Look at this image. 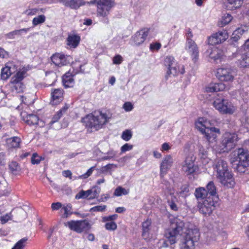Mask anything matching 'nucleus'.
<instances>
[{
  "instance_id": "f257e3e1",
  "label": "nucleus",
  "mask_w": 249,
  "mask_h": 249,
  "mask_svg": "<svg viewBox=\"0 0 249 249\" xmlns=\"http://www.w3.org/2000/svg\"><path fill=\"white\" fill-rule=\"evenodd\" d=\"M213 169L219 182L223 186L231 188L235 181L232 173L229 170L228 163L223 159H217L213 164Z\"/></svg>"
},
{
  "instance_id": "f03ea898",
  "label": "nucleus",
  "mask_w": 249,
  "mask_h": 249,
  "mask_svg": "<svg viewBox=\"0 0 249 249\" xmlns=\"http://www.w3.org/2000/svg\"><path fill=\"white\" fill-rule=\"evenodd\" d=\"M184 227V223L182 220L177 217L172 219L170 228L166 230L164 234L167 240H160L158 242L159 248H167L168 246V242L171 245L175 244L177 242V236L182 231Z\"/></svg>"
},
{
  "instance_id": "7ed1b4c3",
  "label": "nucleus",
  "mask_w": 249,
  "mask_h": 249,
  "mask_svg": "<svg viewBox=\"0 0 249 249\" xmlns=\"http://www.w3.org/2000/svg\"><path fill=\"white\" fill-rule=\"evenodd\" d=\"M109 119L106 113H103L101 111H94L83 118L82 122L85 124L88 130L91 132L102 128Z\"/></svg>"
},
{
  "instance_id": "20e7f679",
  "label": "nucleus",
  "mask_w": 249,
  "mask_h": 249,
  "mask_svg": "<svg viewBox=\"0 0 249 249\" xmlns=\"http://www.w3.org/2000/svg\"><path fill=\"white\" fill-rule=\"evenodd\" d=\"M207 121L203 118H199L196 122V127L202 134H204L207 141L210 142H213L216 141V135L215 133H220L218 128L214 127H208Z\"/></svg>"
},
{
  "instance_id": "39448f33",
  "label": "nucleus",
  "mask_w": 249,
  "mask_h": 249,
  "mask_svg": "<svg viewBox=\"0 0 249 249\" xmlns=\"http://www.w3.org/2000/svg\"><path fill=\"white\" fill-rule=\"evenodd\" d=\"M114 0H99L97 5L96 14L100 21L106 24L109 23L108 15L114 6Z\"/></svg>"
},
{
  "instance_id": "423d86ee",
  "label": "nucleus",
  "mask_w": 249,
  "mask_h": 249,
  "mask_svg": "<svg viewBox=\"0 0 249 249\" xmlns=\"http://www.w3.org/2000/svg\"><path fill=\"white\" fill-rule=\"evenodd\" d=\"M213 107L222 114H232L236 108L228 100L223 98H216L213 103Z\"/></svg>"
},
{
  "instance_id": "0eeeda50",
  "label": "nucleus",
  "mask_w": 249,
  "mask_h": 249,
  "mask_svg": "<svg viewBox=\"0 0 249 249\" xmlns=\"http://www.w3.org/2000/svg\"><path fill=\"white\" fill-rule=\"evenodd\" d=\"M199 238L200 233L197 229L189 230L183 239L181 249H194Z\"/></svg>"
},
{
  "instance_id": "6e6552de",
  "label": "nucleus",
  "mask_w": 249,
  "mask_h": 249,
  "mask_svg": "<svg viewBox=\"0 0 249 249\" xmlns=\"http://www.w3.org/2000/svg\"><path fill=\"white\" fill-rule=\"evenodd\" d=\"M238 140L235 133L225 132L222 136L220 147L224 152H228L234 148Z\"/></svg>"
},
{
  "instance_id": "1a4fd4ad",
  "label": "nucleus",
  "mask_w": 249,
  "mask_h": 249,
  "mask_svg": "<svg viewBox=\"0 0 249 249\" xmlns=\"http://www.w3.org/2000/svg\"><path fill=\"white\" fill-rule=\"evenodd\" d=\"M196 158L193 155L186 157L182 163V171L186 176H194L198 171V166L195 164Z\"/></svg>"
},
{
  "instance_id": "9d476101",
  "label": "nucleus",
  "mask_w": 249,
  "mask_h": 249,
  "mask_svg": "<svg viewBox=\"0 0 249 249\" xmlns=\"http://www.w3.org/2000/svg\"><path fill=\"white\" fill-rule=\"evenodd\" d=\"M65 226L68 227L70 229L77 233L87 232L91 229V225L88 220H71L65 224Z\"/></svg>"
},
{
  "instance_id": "9b49d317",
  "label": "nucleus",
  "mask_w": 249,
  "mask_h": 249,
  "mask_svg": "<svg viewBox=\"0 0 249 249\" xmlns=\"http://www.w3.org/2000/svg\"><path fill=\"white\" fill-rule=\"evenodd\" d=\"M236 75V71L231 67H222L217 70V77L221 81L232 82Z\"/></svg>"
},
{
  "instance_id": "f8f14e48",
  "label": "nucleus",
  "mask_w": 249,
  "mask_h": 249,
  "mask_svg": "<svg viewBox=\"0 0 249 249\" xmlns=\"http://www.w3.org/2000/svg\"><path fill=\"white\" fill-rule=\"evenodd\" d=\"M197 207L200 213L205 215H210L215 208V202L213 198L209 196L199 201Z\"/></svg>"
},
{
  "instance_id": "ddd939ff",
  "label": "nucleus",
  "mask_w": 249,
  "mask_h": 249,
  "mask_svg": "<svg viewBox=\"0 0 249 249\" xmlns=\"http://www.w3.org/2000/svg\"><path fill=\"white\" fill-rule=\"evenodd\" d=\"M150 29L144 28L138 31L135 35L131 37V41L133 45L139 46L145 40L149 32Z\"/></svg>"
},
{
  "instance_id": "4468645a",
  "label": "nucleus",
  "mask_w": 249,
  "mask_h": 249,
  "mask_svg": "<svg viewBox=\"0 0 249 249\" xmlns=\"http://www.w3.org/2000/svg\"><path fill=\"white\" fill-rule=\"evenodd\" d=\"M236 153L237 154L236 160L238 161V163H240V165L244 167H249V151L248 150L241 148L236 150Z\"/></svg>"
},
{
  "instance_id": "2eb2a0df",
  "label": "nucleus",
  "mask_w": 249,
  "mask_h": 249,
  "mask_svg": "<svg viewBox=\"0 0 249 249\" xmlns=\"http://www.w3.org/2000/svg\"><path fill=\"white\" fill-rule=\"evenodd\" d=\"M228 35L225 30L219 31L213 34L208 38V43L212 45H215L224 41L228 38Z\"/></svg>"
},
{
  "instance_id": "dca6fc26",
  "label": "nucleus",
  "mask_w": 249,
  "mask_h": 249,
  "mask_svg": "<svg viewBox=\"0 0 249 249\" xmlns=\"http://www.w3.org/2000/svg\"><path fill=\"white\" fill-rule=\"evenodd\" d=\"M174 160L172 157L166 155L162 160L160 164V176L163 178L172 166Z\"/></svg>"
},
{
  "instance_id": "f3484780",
  "label": "nucleus",
  "mask_w": 249,
  "mask_h": 249,
  "mask_svg": "<svg viewBox=\"0 0 249 249\" xmlns=\"http://www.w3.org/2000/svg\"><path fill=\"white\" fill-rule=\"evenodd\" d=\"M25 113H22L21 115L23 120L30 125H35V126H39L42 127L44 125L43 122L39 119V117L35 114H29L24 115Z\"/></svg>"
},
{
  "instance_id": "a211bd4d",
  "label": "nucleus",
  "mask_w": 249,
  "mask_h": 249,
  "mask_svg": "<svg viewBox=\"0 0 249 249\" xmlns=\"http://www.w3.org/2000/svg\"><path fill=\"white\" fill-rule=\"evenodd\" d=\"M185 49L191 54L193 61L196 62L198 59L199 51L195 42L194 41L186 42Z\"/></svg>"
},
{
  "instance_id": "6ab92c4d",
  "label": "nucleus",
  "mask_w": 249,
  "mask_h": 249,
  "mask_svg": "<svg viewBox=\"0 0 249 249\" xmlns=\"http://www.w3.org/2000/svg\"><path fill=\"white\" fill-rule=\"evenodd\" d=\"M57 2L62 3L66 7L72 9H78L80 6L84 5L86 2L84 0H57Z\"/></svg>"
},
{
  "instance_id": "aec40b11",
  "label": "nucleus",
  "mask_w": 249,
  "mask_h": 249,
  "mask_svg": "<svg viewBox=\"0 0 249 249\" xmlns=\"http://www.w3.org/2000/svg\"><path fill=\"white\" fill-rule=\"evenodd\" d=\"M64 91L62 89H55L52 90L51 104L53 105H57L63 100Z\"/></svg>"
},
{
  "instance_id": "412c9836",
  "label": "nucleus",
  "mask_w": 249,
  "mask_h": 249,
  "mask_svg": "<svg viewBox=\"0 0 249 249\" xmlns=\"http://www.w3.org/2000/svg\"><path fill=\"white\" fill-rule=\"evenodd\" d=\"M185 72V70L183 65H179L177 62L175 65L171 66L167 71L165 75V78L167 79L170 75L176 76L178 74H183Z\"/></svg>"
},
{
  "instance_id": "4be33fe9",
  "label": "nucleus",
  "mask_w": 249,
  "mask_h": 249,
  "mask_svg": "<svg viewBox=\"0 0 249 249\" xmlns=\"http://www.w3.org/2000/svg\"><path fill=\"white\" fill-rule=\"evenodd\" d=\"M52 62L56 66L61 67L67 64L66 56L61 53H55L51 57Z\"/></svg>"
},
{
  "instance_id": "5701e85b",
  "label": "nucleus",
  "mask_w": 249,
  "mask_h": 249,
  "mask_svg": "<svg viewBox=\"0 0 249 249\" xmlns=\"http://www.w3.org/2000/svg\"><path fill=\"white\" fill-rule=\"evenodd\" d=\"M6 142L9 149H16L20 147L21 140L19 137L14 136L7 139Z\"/></svg>"
},
{
  "instance_id": "b1692460",
  "label": "nucleus",
  "mask_w": 249,
  "mask_h": 249,
  "mask_svg": "<svg viewBox=\"0 0 249 249\" xmlns=\"http://www.w3.org/2000/svg\"><path fill=\"white\" fill-rule=\"evenodd\" d=\"M225 7L227 10H235L242 6L243 0H226Z\"/></svg>"
},
{
  "instance_id": "393cba45",
  "label": "nucleus",
  "mask_w": 249,
  "mask_h": 249,
  "mask_svg": "<svg viewBox=\"0 0 249 249\" xmlns=\"http://www.w3.org/2000/svg\"><path fill=\"white\" fill-rule=\"evenodd\" d=\"M80 37L77 35H69L67 40V45L70 48H76L79 45Z\"/></svg>"
},
{
  "instance_id": "a878e982",
  "label": "nucleus",
  "mask_w": 249,
  "mask_h": 249,
  "mask_svg": "<svg viewBox=\"0 0 249 249\" xmlns=\"http://www.w3.org/2000/svg\"><path fill=\"white\" fill-rule=\"evenodd\" d=\"M225 89V85L222 83H212L205 88L207 92H214L222 91Z\"/></svg>"
},
{
  "instance_id": "bb28decb",
  "label": "nucleus",
  "mask_w": 249,
  "mask_h": 249,
  "mask_svg": "<svg viewBox=\"0 0 249 249\" xmlns=\"http://www.w3.org/2000/svg\"><path fill=\"white\" fill-rule=\"evenodd\" d=\"M151 227V221L147 219L142 223V236L145 240H147L149 238V231Z\"/></svg>"
},
{
  "instance_id": "cd10ccee",
  "label": "nucleus",
  "mask_w": 249,
  "mask_h": 249,
  "mask_svg": "<svg viewBox=\"0 0 249 249\" xmlns=\"http://www.w3.org/2000/svg\"><path fill=\"white\" fill-rule=\"evenodd\" d=\"M74 75H72L70 72H67L62 77V82L66 88L72 87L74 84V80L73 78Z\"/></svg>"
},
{
  "instance_id": "c85d7f7f",
  "label": "nucleus",
  "mask_w": 249,
  "mask_h": 249,
  "mask_svg": "<svg viewBox=\"0 0 249 249\" xmlns=\"http://www.w3.org/2000/svg\"><path fill=\"white\" fill-rule=\"evenodd\" d=\"M249 30V27L246 25H242L236 30H235L233 34L232 38L234 41L238 40L240 36Z\"/></svg>"
},
{
  "instance_id": "c756f323",
  "label": "nucleus",
  "mask_w": 249,
  "mask_h": 249,
  "mask_svg": "<svg viewBox=\"0 0 249 249\" xmlns=\"http://www.w3.org/2000/svg\"><path fill=\"white\" fill-rule=\"evenodd\" d=\"M237 64L241 67L249 68V52H247L240 56L237 60Z\"/></svg>"
},
{
  "instance_id": "7c9ffc66",
  "label": "nucleus",
  "mask_w": 249,
  "mask_h": 249,
  "mask_svg": "<svg viewBox=\"0 0 249 249\" xmlns=\"http://www.w3.org/2000/svg\"><path fill=\"white\" fill-rule=\"evenodd\" d=\"M167 203L170 206L171 210L177 211L178 210V207L176 204V202L178 201L177 198L174 194L172 192L170 193L169 196L167 197Z\"/></svg>"
},
{
  "instance_id": "2f4dec72",
  "label": "nucleus",
  "mask_w": 249,
  "mask_h": 249,
  "mask_svg": "<svg viewBox=\"0 0 249 249\" xmlns=\"http://www.w3.org/2000/svg\"><path fill=\"white\" fill-rule=\"evenodd\" d=\"M25 72L24 71H18L11 79V83L13 85L21 84L24 78Z\"/></svg>"
},
{
  "instance_id": "473e14b6",
  "label": "nucleus",
  "mask_w": 249,
  "mask_h": 249,
  "mask_svg": "<svg viewBox=\"0 0 249 249\" xmlns=\"http://www.w3.org/2000/svg\"><path fill=\"white\" fill-rule=\"evenodd\" d=\"M30 30V28L15 30L7 34L6 36L9 39H14L16 36H21L23 33L26 34Z\"/></svg>"
},
{
  "instance_id": "72a5a7b5",
  "label": "nucleus",
  "mask_w": 249,
  "mask_h": 249,
  "mask_svg": "<svg viewBox=\"0 0 249 249\" xmlns=\"http://www.w3.org/2000/svg\"><path fill=\"white\" fill-rule=\"evenodd\" d=\"M208 52L209 53L210 57L214 60L219 59L222 55L221 51L215 47L212 48L210 52L209 50H208Z\"/></svg>"
},
{
  "instance_id": "f704fd0d",
  "label": "nucleus",
  "mask_w": 249,
  "mask_h": 249,
  "mask_svg": "<svg viewBox=\"0 0 249 249\" xmlns=\"http://www.w3.org/2000/svg\"><path fill=\"white\" fill-rule=\"evenodd\" d=\"M206 191L208 196L213 199V197L216 196V189L213 181H210L206 186Z\"/></svg>"
},
{
  "instance_id": "c9c22d12",
  "label": "nucleus",
  "mask_w": 249,
  "mask_h": 249,
  "mask_svg": "<svg viewBox=\"0 0 249 249\" xmlns=\"http://www.w3.org/2000/svg\"><path fill=\"white\" fill-rule=\"evenodd\" d=\"M67 109V107H64L61 109H60L56 114L53 115V117L52 119V120L49 123V125H50V126L52 125L54 123L58 122V121L61 117L63 113L65 112Z\"/></svg>"
},
{
  "instance_id": "e433bc0d",
  "label": "nucleus",
  "mask_w": 249,
  "mask_h": 249,
  "mask_svg": "<svg viewBox=\"0 0 249 249\" xmlns=\"http://www.w3.org/2000/svg\"><path fill=\"white\" fill-rule=\"evenodd\" d=\"M195 194L197 198L204 199L205 197L207 198V197H209L206 189L203 187L196 188V189Z\"/></svg>"
},
{
  "instance_id": "4c0bfd02",
  "label": "nucleus",
  "mask_w": 249,
  "mask_h": 249,
  "mask_svg": "<svg viewBox=\"0 0 249 249\" xmlns=\"http://www.w3.org/2000/svg\"><path fill=\"white\" fill-rule=\"evenodd\" d=\"M12 71L10 70V67L7 64L5 67L1 69V76L2 79L5 80L8 79L12 74Z\"/></svg>"
},
{
  "instance_id": "58836bf2",
  "label": "nucleus",
  "mask_w": 249,
  "mask_h": 249,
  "mask_svg": "<svg viewBox=\"0 0 249 249\" xmlns=\"http://www.w3.org/2000/svg\"><path fill=\"white\" fill-rule=\"evenodd\" d=\"M91 195V191L89 190L87 191H83L82 190L79 192L75 196V198L79 199L80 198H88L89 199H90V196Z\"/></svg>"
},
{
  "instance_id": "ea45409f",
  "label": "nucleus",
  "mask_w": 249,
  "mask_h": 249,
  "mask_svg": "<svg viewBox=\"0 0 249 249\" xmlns=\"http://www.w3.org/2000/svg\"><path fill=\"white\" fill-rule=\"evenodd\" d=\"M176 63L177 62L176 61L175 58L172 56H167L164 59V63L168 69L171 66L175 65Z\"/></svg>"
},
{
  "instance_id": "a19ab883",
  "label": "nucleus",
  "mask_w": 249,
  "mask_h": 249,
  "mask_svg": "<svg viewBox=\"0 0 249 249\" xmlns=\"http://www.w3.org/2000/svg\"><path fill=\"white\" fill-rule=\"evenodd\" d=\"M46 17L44 15H39L34 18L32 20V24L34 26H36L45 22Z\"/></svg>"
},
{
  "instance_id": "79ce46f5",
  "label": "nucleus",
  "mask_w": 249,
  "mask_h": 249,
  "mask_svg": "<svg viewBox=\"0 0 249 249\" xmlns=\"http://www.w3.org/2000/svg\"><path fill=\"white\" fill-rule=\"evenodd\" d=\"M28 238L24 237L19 240L15 246L12 248V249H23L25 245Z\"/></svg>"
},
{
  "instance_id": "37998d69",
  "label": "nucleus",
  "mask_w": 249,
  "mask_h": 249,
  "mask_svg": "<svg viewBox=\"0 0 249 249\" xmlns=\"http://www.w3.org/2000/svg\"><path fill=\"white\" fill-rule=\"evenodd\" d=\"M129 193V191L119 186L116 188L114 192V195L117 196H121L122 195H126Z\"/></svg>"
},
{
  "instance_id": "c03bdc74",
  "label": "nucleus",
  "mask_w": 249,
  "mask_h": 249,
  "mask_svg": "<svg viewBox=\"0 0 249 249\" xmlns=\"http://www.w3.org/2000/svg\"><path fill=\"white\" fill-rule=\"evenodd\" d=\"M62 209L64 211V213L62 216L63 218H68L73 213L71 211V204H68L66 206H64L62 207Z\"/></svg>"
},
{
  "instance_id": "a18cd8bd",
  "label": "nucleus",
  "mask_w": 249,
  "mask_h": 249,
  "mask_svg": "<svg viewBox=\"0 0 249 249\" xmlns=\"http://www.w3.org/2000/svg\"><path fill=\"white\" fill-rule=\"evenodd\" d=\"M132 137V133L130 130L126 129L124 131L122 134L121 138L125 141H129Z\"/></svg>"
},
{
  "instance_id": "49530a36",
  "label": "nucleus",
  "mask_w": 249,
  "mask_h": 249,
  "mask_svg": "<svg viewBox=\"0 0 249 249\" xmlns=\"http://www.w3.org/2000/svg\"><path fill=\"white\" fill-rule=\"evenodd\" d=\"M44 159V158L38 156L37 153H35L32 155L31 162L33 164H38L40 163L41 160Z\"/></svg>"
},
{
  "instance_id": "de8ad7c7",
  "label": "nucleus",
  "mask_w": 249,
  "mask_h": 249,
  "mask_svg": "<svg viewBox=\"0 0 249 249\" xmlns=\"http://www.w3.org/2000/svg\"><path fill=\"white\" fill-rule=\"evenodd\" d=\"M232 20V17L230 14L225 15L222 18L221 24L222 26H225Z\"/></svg>"
},
{
  "instance_id": "09e8293b",
  "label": "nucleus",
  "mask_w": 249,
  "mask_h": 249,
  "mask_svg": "<svg viewBox=\"0 0 249 249\" xmlns=\"http://www.w3.org/2000/svg\"><path fill=\"white\" fill-rule=\"evenodd\" d=\"M105 227L106 229L108 231H114L117 228L116 223L113 221L106 223Z\"/></svg>"
},
{
  "instance_id": "8fccbe9b",
  "label": "nucleus",
  "mask_w": 249,
  "mask_h": 249,
  "mask_svg": "<svg viewBox=\"0 0 249 249\" xmlns=\"http://www.w3.org/2000/svg\"><path fill=\"white\" fill-rule=\"evenodd\" d=\"M106 209V205H98L90 208L89 212L91 213L95 212H103Z\"/></svg>"
},
{
  "instance_id": "3c124183",
  "label": "nucleus",
  "mask_w": 249,
  "mask_h": 249,
  "mask_svg": "<svg viewBox=\"0 0 249 249\" xmlns=\"http://www.w3.org/2000/svg\"><path fill=\"white\" fill-rule=\"evenodd\" d=\"M9 168L12 172H14L18 170L19 168V165L17 162L12 161L9 163Z\"/></svg>"
},
{
  "instance_id": "603ef678",
  "label": "nucleus",
  "mask_w": 249,
  "mask_h": 249,
  "mask_svg": "<svg viewBox=\"0 0 249 249\" xmlns=\"http://www.w3.org/2000/svg\"><path fill=\"white\" fill-rule=\"evenodd\" d=\"M95 166H92L91 167H90L87 171L86 173L82 175L81 176H80L79 177V178H88V177H89L90 176H91V175L92 174V173H93V171H94V170L95 169Z\"/></svg>"
},
{
  "instance_id": "864d4df0",
  "label": "nucleus",
  "mask_w": 249,
  "mask_h": 249,
  "mask_svg": "<svg viewBox=\"0 0 249 249\" xmlns=\"http://www.w3.org/2000/svg\"><path fill=\"white\" fill-rule=\"evenodd\" d=\"M89 190L91 191L90 199H91L97 197L100 193V188H94Z\"/></svg>"
},
{
  "instance_id": "5fc2aeb1",
  "label": "nucleus",
  "mask_w": 249,
  "mask_h": 249,
  "mask_svg": "<svg viewBox=\"0 0 249 249\" xmlns=\"http://www.w3.org/2000/svg\"><path fill=\"white\" fill-rule=\"evenodd\" d=\"M133 145L129 143H125L121 148V153H124L127 151L131 150L133 148Z\"/></svg>"
},
{
  "instance_id": "6e6d98bb",
  "label": "nucleus",
  "mask_w": 249,
  "mask_h": 249,
  "mask_svg": "<svg viewBox=\"0 0 249 249\" xmlns=\"http://www.w3.org/2000/svg\"><path fill=\"white\" fill-rule=\"evenodd\" d=\"M123 61V58L122 56L120 54L116 55L113 58V63L114 64L119 65Z\"/></svg>"
},
{
  "instance_id": "4d7b16f0",
  "label": "nucleus",
  "mask_w": 249,
  "mask_h": 249,
  "mask_svg": "<svg viewBox=\"0 0 249 249\" xmlns=\"http://www.w3.org/2000/svg\"><path fill=\"white\" fill-rule=\"evenodd\" d=\"M123 108L127 112L130 111L133 108V105L131 102H125L123 105Z\"/></svg>"
},
{
  "instance_id": "13d9d810",
  "label": "nucleus",
  "mask_w": 249,
  "mask_h": 249,
  "mask_svg": "<svg viewBox=\"0 0 249 249\" xmlns=\"http://www.w3.org/2000/svg\"><path fill=\"white\" fill-rule=\"evenodd\" d=\"M161 44L160 43H151L150 45V49L151 51H153L155 50L158 51L161 48Z\"/></svg>"
},
{
  "instance_id": "bf43d9fd",
  "label": "nucleus",
  "mask_w": 249,
  "mask_h": 249,
  "mask_svg": "<svg viewBox=\"0 0 249 249\" xmlns=\"http://www.w3.org/2000/svg\"><path fill=\"white\" fill-rule=\"evenodd\" d=\"M37 8H32L26 10L24 13L28 16H33L36 15L38 11Z\"/></svg>"
},
{
  "instance_id": "052dcab7",
  "label": "nucleus",
  "mask_w": 249,
  "mask_h": 249,
  "mask_svg": "<svg viewBox=\"0 0 249 249\" xmlns=\"http://www.w3.org/2000/svg\"><path fill=\"white\" fill-rule=\"evenodd\" d=\"M113 167H116L117 166L114 164L109 163L106 166L102 167L101 171L102 173L106 172L107 171L110 170Z\"/></svg>"
},
{
  "instance_id": "680f3d73",
  "label": "nucleus",
  "mask_w": 249,
  "mask_h": 249,
  "mask_svg": "<svg viewBox=\"0 0 249 249\" xmlns=\"http://www.w3.org/2000/svg\"><path fill=\"white\" fill-rule=\"evenodd\" d=\"M108 155L102 158L103 160H109L113 158L116 154V152L114 151H110L107 153Z\"/></svg>"
},
{
  "instance_id": "e2e57ef3",
  "label": "nucleus",
  "mask_w": 249,
  "mask_h": 249,
  "mask_svg": "<svg viewBox=\"0 0 249 249\" xmlns=\"http://www.w3.org/2000/svg\"><path fill=\"white\" fill-rule=\"evenodd\" d=\"M62 206L60 202L53 203L51 205V208L53 211L58 210L62 207Z\"/></svg>"
},
{
  "instance_id": "0e129e2a",
  "label": "nucleus",
  "mask_w": 249,
  "mask_h": 249,
  "mask_svg": "<svg viewBox=\"0 0 249 249\" xmlns=\"http://www.w3.org/2000/svg\"><path fill=\"white\" fill-rule=\"evenodd\" d=\"M117 217V214H113L111 215H109L108 216H105L103 218V221L104 222H106L108 221H111L114 220L116 219Z\"/></svg>"
},
{
  "instance_id": "69168bd1",
  "label": "nucleus",
  "mask_w": 249,
  "mask_h": 249,
  "mask_svg": "<svg viewBox=\"0 0 249 249\" xmlns=\"http://www.w3.org/2000/svg\"><path fill=\"white\" fill-rule=\"evenodd\" d=\"M186 42H189V41H193L192 39L193 36V35L190 29H188L187 32L186 34Z\"/></svg>"
},
{
  "instance_id": "338daca9",
  "label": "nucleus",
  "mask_w": 249,
  "mask_h": 249,
  "mask_svg": "<svg viewBox=\"0 0 249 249\" xmlns=\"http://www.w3.org/2000/svg\"><path fill=\"white\" fill-rule=\"evenodd\" d=\"M10 219V216L8 214H6L0 217L1 223L3 224L6 223Z\"/></svg>"
},
{
  "instance_id": "774afa93",
  "label": "nucleus",
  "mask_w": 249,
  "mask_h": 249,
  "mask_svg": "<svg viewBox=\"0 0 249 249\" xmlns=\"http://www.w3.org/2000/svg\"><path fill=\"white\" fill-rule=\"evenodd\" d=\"M62 175L66 178H69L70 179H71L72 178V173L70 170L64 171L62 172Z\"/></svg>"
}]
</instances>
